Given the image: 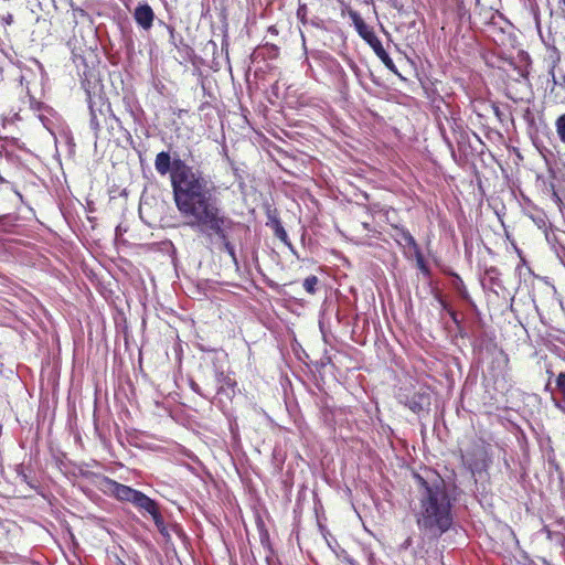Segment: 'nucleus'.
Wrapping results in <instances>:
<instances>
[{"mask_svg":"<svg viewBox=\"0 0 565 565\" xmlns=\"http://www.w3.org/2000/svg\"><path fill=\"white\" fill-rule=\"evenodd\" d=\"M175 207L184 224L192 231L212 241L216 237L234 265H238L230 233L241 223L226 215L221 186L207 177L192 169H183L182 175L173 178Z\"/></svg>","mask_w":565,"mask_h":565,"instance_id":"nucleus-1","label":"nucleus"},{"mask_svg":"<svg viewBox=\"0 0 565 565\" xmlns=\"http://www.w3.org/2000/svg\"><path fill=\"white\" fill-rule=\"evenodd\" d=\"M418 486L416 524L423 539L437 541L454 524V498L445 480L433 471L426 476L414 475Z\"/></svg>","mask_w":565,"mask_h":565,"instance_id":"nucleus-2","label":"nucleus"},{"mask_svg":"<svg viewBox=\"0 0 565 565\" xmlns=\"http://www.w3.org/2000/svg\"><path fill=\"white\" fill-rule=\"evenodd\" d=\"M7 146H0V185L9 184L10 189L18 196L21 203H25L24 196L20 191L19 184L15 181H9L2 173L9 174L10 169H15L18 177L24 181L22 186L26 190L29 186H38L41 181L32 171L22 166L19 157L12 151L6 148Z\"/></svg>","mask_w":565,"mask_h":565,"instance_id":"nucleus-3","label":"nucleus"},{"mask_svg":"<svg viewBox=\"0 0 565 565\" xmlns=\"http://www.w3.org/2000/svg\"><path fill=\"white\" fill-rule=\"evenodd\" d=\"M349 17L352 20V23L358 34L372 47L375 55L391 72L397 74L396 65L394 64L393 60L390 57L387 52L384 50L382 42L375 35L373 29L364 22V20L361 18L358 11L350 10Z\"/></svg>","mask_w":565,"mask_h":565,"instance_id":"nucleus-4","label":"nucleus"},{"mask_svg":"<svg viewBox=\"0 0 565 565\" xmlns=\"http://www.w3.org/2000/svg\"><path fill=\"white\" fill-rule=\"evenodd\" d=\"M154 168H156V171L160 174V175H166L167 173L170 172V182H171V189H172V195H173V201L175 202V195H174V185H173V178L175 177V174L180 173L182 175L183 173V169L185 170L186 168L188 169H192L193 171H198L200 173H202L204 177H207L210 178L211 180H214L212 178V175H210L209 173H206L204 170H202L200 167H196V166H190L184 160L180 159V158H175L173 160H171V157H170V153L167 152V151H161L159 152L157 156H156V159H154Z\"/></svg>","mask_w":565,"mask_h":565,"instance_id":"nucleus-5","label":"nucleus"},{"mask_svg":"<svg viewBox=\"0 0 565 565\" xmlns=\"http://www.w3.org/2000/svg\"><path fill=\"white\" fill-rule=\"evenodd\" d=\"M221 360L222 358L216 355L212 361L214 379L216 382V388L213 390V396L215 394L224 395L226 398L232 399L235 396L237 383L230 374L224 372L222 365L218 364Z\"/></svg>","mask_w":565,"mask_h":565,"instance_id":"nucleus-6","label":"nucleus"},{"mask_svg":"<svg viewBox=\"0 0 565 565\" xmlns=\"http://www.w3.org/2000/svg\"><path fill=\"white\" fill-rule=\"evenodd\" d=\"M28 94V103L30 108L36 114L39 120L42 122L43 127L50 131L51 135L55 134V129L58 126V116L57 114L47 105H44L41 102H38L32 95L29 93V88L26 87Z\"/></svg>","mask_w":565,"mask_h":565,"instance_id":"nucleus-7","label":"nucleus"},{"mask_svg":"<svg viewBox=\"0 0 565 565\" xmlns=\"http://www.w3.org/2000/svg\"><path fill=\"white\" fill-rule=\"evenodd\" d=\"M99 489L107 495L116 498L118 501L129 502L132 504L139 490L129 486L117 482L109 477H103Z\"/></svg>","mask_w":565,"mask_h":565,"instance_id":"nucleus-8","label":"nucleus"},{"mask_svg":"<svg viewBox=\"0 0 565 565\" xmlns=\"http://www.w3.org/2000/svg\"><path fill=\"white\" fill-rule=\"evenodd\" d=\"M486 349L492 359L490 367L493 372V375H503L509 366L508 354L494 342H490Z\"/></svg>","mask_w":565,"mask_h":565,"instance_id":"nucleus-9","label":"nucleus"},{"mask_svg":"<svg viewBox=\"0 0 565 565\" xmlns=\"http://www.w3.org/2000/svg\"><path fill=\"white\" fill-rule=\"evenodd\" d=\"M394 234H392L393 239L397 243L399 247L404 249V255L409 257L411 253L419 247L414 236L411 232L404 226L394 225L393 226Z\"/></svg>","mask_w":565,"mask_h":565,"instance_id":"nucleus-10","label":"nucleus"},{"mask_svg":"<svg viewBox=\"0 0 565 565\" xmlns=\"http://www.w3.org/2000/svg\"><path fill=\"white\" fill-rule=\"evenodd\" d=\"M465 465L472 475L482 472L488 467V455L484 448H476L463 458Z\"/></svg>","mask_w":565,"mask_h":565,"instance_id":"nucleus-11","label":"nucleus"},{"mask_svg":"<svg viewBox=\"0 0 565 565\" xmlns=\"http://www.w3.org/2000/svg\"><path fill=\"white\" fill-rule=\"evenodd\" d=\"M430 394L427 390L415 392L412 396H406L405 399L401 398V403L407 406L414 413H420L428 409L430 406Z\"/></svg>","mask_w":565,"mask_h":565,"instance_id":"nucleus-12","label":"nucleus"},{"mask_svg":"<svg viewBox=\"0 0 565 565\" xmlns=\"http://www.w3.org/2000/svg\"><path fill=\"white\" fill-rule=\"evenodd\" d=\"M136 23L143 30L151 29L154 20V12L148 3L138 4L134 11Z\"/></svg>","mask_w":565,"mask_h":565,"instance_id":"nucleus-13","label":"nucleus"},{"mask_svg":"<svg viewBox=\"0 0 565 565\" xmlns=\"http://www.w3.org/2000/svg\"><path fill=\"white\" fill-rule=\"evenodd\" d=\"M132 504L140 512L148 513L151 518L160 512L159 504L141 491H138Z\"/></svg>","mask_w":565,"mask_h":565,"instance_id":"nucleus-14","label":"nucleus"},{"mask_svg":"<svg viewBox=\"0 0 565 565\" xmlns=\"http://www.w3.org/2000/svg\"><path fill=\"white\" fill-rule=\"evenodd\" d=\"M500 271L497 267H489L484 270L481 284L484 288H489L492 292L498 295L497 288H503L502 280L500 278Z\"/></svg>","mask_w":565,"mask_h":565,"instance_id":"nucleus-15","label":"nucleus"},{"mask_svg":"<svg viewBox=\"0 0 565 565\" xmlns=\"http://www.w3.org/2000/svg\"><path fill=\"white\" fill-rule=\"evenodd\" d=\"M545 238L552 250L565 267V245L553 228L545 231Z\"/></svg>","mask_w":565,"mask_h":565,"instance_id":"nucleus-16","label":"nucleus"},{"mask_svg":"<svg viewBox=\"0 0 565 565\" xmlns=\"http://www.w3.org/2000/svg\"><path fill=\"white\" fill-rule=\"evenodd\" d=\"M525 214L534 222V224L541 228V230H544L545 231H550V228H547V223H548V220H547V215L545 214V212L536 206H529L526 210H525Z\"/></svg>","mask_w":565,"mask_h":565,"instance_id":"nucleus-17","label":"nucleus"},{"mask_svg":"<svg viewBox=\"0 0 565 565\" xmlns=\"http://www.w3.org/2000/svg\"><path fill=\"white\" fill-rule=\"evenodd\" d=\"M544 43L547 49L545 62L548 67V73H553V71H556V67L561 62V52L553 43H548V42H544Z\"/></svg>","mask_w":565,"mask_h":565,"instance_id":"nucleus-18","label":"nucleus"},{"mask_svg":"<svg viewBox=\"0 0 565 565\" xmlns=\"http://www.w3.org/2000/svg\"><path fill=\"white\" fill-rule=\"evenodd\" d=\"M556 388L559 392V398H554V405L557 409L565 414V372L558 373L555 379Z\"/></svg>","mask_w":565,"mask_h":565,"instance_id":"nucleus-19","label":"nucleus"},{"mask_svg":"<svg viewBox=\"0 0 565 565\" xmlns=\"http://www.w3.org/2000/svg\"><path fill=\"white\" fill-rule=\"evenodd\" d=\"M15 472L21 482H24L30 489L38 490V480L29 476L25 471V468L22 465L17 466Z\"/></svg>","mask_w":565,"mask_h":565,"instance_id":"nucleus-20","label":"nucleus"},{"mask_svg":"<svg viewBox=\"0 0 565 565\" xmlns=\"http://www.w3.org/2000/svg\"><path fill=\"white\" fill-rule=\"evenodd\" d=\"M88 108H89V126L90 129L94 131L95 137H97L99 130H100V122L98 119L97 110L94 108V102L92 96L88 94Z\"/></svg>","mask_w":565,"mask_h":565,"instance_id":"nucleus-21","label":"nucleus"},{"mask_svg":"<svg viewBox=\"0 0 565 565\" xmlns=\"http://www.w3.org/2000/svg\"><path fill=\"white\" fill-rule=\"evenodd\" d=\"M349 66L350 68L352 70V72L354 73L359 84L365 89L367 90L365 84H364V77L366 75H369L372 79H374V75L372 74V72L370 70H367L366 72H364L363 70H361L354 62H350L349 63Z\"/></svg>","mask_w":565,"mask_h":565,"instance_id":"nucleus-22","label":"nucleus"},{"mask_svg":"<svg viewBox=\"0 0 565 565\" xmlns=\"http://www.w3.org/2000/svg\"><path fill=\"white\" fill-rule=\"evenodd\" d=\"M158 529V531L160 532V534L166 539V541H169L170 540V533H169V530L164 523V520L161 515V512H158L156 515H153L151 518Z\"/></svg>","mask_w":565,"mask_h":565,"instance_id":"nucleus-23","label":"nucleus"},{"mask_svg":"<svg viewBox=\"0 0 565 565\" xmlns=\"http://www.w3.org/2000/svg\"><path fill=\"white\" fill-rule=\"evenodd\" d=\"M411 255H414L415 259H416V265H417V268L424 274V275H429V268L425 262V258L423 256V253L420 250V247H418L417 249H415L414 252L411 253Z\"/></svg>","mask_w":565,"mask_h":565,"instance_id":"nucleus-24","label":"nucleus"},{"mask_svg":"<svg viewBox=\"0 0 565 565\" xmlns=\"http://www.w3.org/2000/svg\"><path fill=\"white\" fill-rule=\"evenodd\" d=\"M275 235L279 238L284 244H286L291 250H294L291 243L288 239V234L285 231L281 223L277 220L275 222Z\"/></svg>","mask_w":565,"mask_h":565,"instance_id":"nucleus-25","label":"nucleus"},{"mask_svg":"<svg viewBox=\"0 0 565 565\" xmlns=\"http://www.w3.org/2000/svg\"><path fill=\"white\" fill-rule=\"evenodd\" d=\"M543 531L546 533V537L558 545H565V535L562 532H553L547 526L543 527Z\"/></svg>","mask_w":565,"mask_h":565,"instance_id":"nucleus-26","label":"nucleus"},{"mask_svg":"<svg viewBox=\"0 0 565 565\" xmlns=\"http://www.w3.org/2000/svg\"><path fill=\"white\" fill-rule=\"evenodd\" d=\"M319 282V279L317 276L315 275H311V276H308L307 278H305L303 280V288L305 290L310 294V295H315L316 291H317V285Z\"/></svg>","mask_w":565,"mask_h":565,"instance_id":"nucleus-27","label":"nucleus"},{"mask_svg":"<svg viewBox=\"0 0 565 565\" xmlns=\"http://www.w3.org/2000/svg\"><path fill=\"white\" fill-rule=\"evenodd\" d=\"M14 218L10 215L0 216V233H8L15 225Z\"/></svg>","mask_w":565,"mask_h":565,"instance_id":"nucleus-28","label":"nucleus"},{"mask_svg":"<svg viewBox=\"0 0 565 565\" xmlns=\"http://www.w3.org/2000/svg\"><path fill=\"white\" fill-rule=\"evenodd\" d=\"M189 385H190V387H191V390H192L193 392H195L196 394H199V395H200V396H202L203 398H205V399H211V398H213V390H204V391H203V390L200 387V385H199L195 381H193V380H190Z\"/></svg>","mask_w":565,"mask_h":565,"instance_id":"nucleus-29","label":"nucleus"},{"mask_svg":"<svg viewBox=\"0 0 565 565\" xmlns=\"http://www.w3.org/2000/svg\"><path fill=\"white\" fill-rule=\"evenodd\" d=\"M555 128L559 140L565 143V114L556 119Z\"/></svg>","mask_w":565,"mask_h":565,"instance_id":"nucleus-30","label":"nucleus"},{"mask_svg":"<svg viewBox=\"0 0 565 565\" xmlns=\"http://www.w3.org/2000/svg\"><path fill=\"white\" fill-rule=\"evenodd\" d=\"M4 145L8 150H12L13 152L15 148H21L19 139L13 137H0V146Z\"/></svg>","mask_w":565,"mask_h":565,"instance_id":"nucleus-31","label":"nucleus"},{"mask_svg":"<svg viewBox=\"0 0 565 565\" xmlns=\"http://www.w3.org/2000/svg\"><path fill=\"white\" fill-rule=\"evenodd\" d=\"M548 76L551 77V81L553 84L552 89H554L555 87H559L561 89L565 90V75L564 74L556 75V72L553 71V73H548Z\"/></svg>","mask_w":565,"mask_h":565,"instance_id":"nucleus-32","label":"nucleus"},{"mask_svg":"<svg viewBox=\"0 0 565 565\" xmlns=\"http://www.w3.org/2000/svg\"><path fill=\"white\" fill-rule=\"evenodd\" d=\"M440 303H441L443 309L448 312V315L450 316L451 320L455 323H458L457 312L452 308H450L449 305L446 301L440 300Z\"/></svg>","mask_w":565,"mask_h":565,"instance_id":"nucleus-33","label":"nucleus"},{"mask_svg":"<svg viewBox=\"0 0 565 565\" xmlns=\"http://www.w3.org/2000/svg\"><path fill=\"white\" fill-rule=\"evenodd\" d=\"M457 278H458V281H457L456 288H457L458 292L460 294V296L463 299H469V294L463 285V281L459 277H457Z\"/></svg>","mask_w":565,"mask_h":565,"instance_id":"nucleus-34","label":"nucleus"},{"mask_svg":"<svg viewBox=\"0 0 565 565\" xmlns=\"http://www.w3.org/2000/svg\"><path fill=\"white\" fill-rule=\"evenodd\" d=\"M306 14H307V8L306 6H300L297 10V18L301 21V22H305V18H306Z\"/></svg>","mask_w":565,"mask_h":565,"instance_id":"nucleus-35","label":"nucleus"},{"mask_svg":"<svg viewBox=\"0 0 565 565\" xmlns=\"http://www.w3.org/2000/svg\"><path fill=\"white\" fill-rule=\"evenodd\" d=\"M387 2L391 4L392 8L401 11L403 9V4L399 0H387Z\"/></svg>","mask_w":565,"mask_h":565,"instance_id":"nucleus-36","label":"nucleus"},{"mask_svg":"<svg viewBox=\"0 0 565 565\" xmlns=\"http://www.w3.org/2000/svg\"><path fill=\"white\" fill-rule=\"evenodd\" d=\"M413 544V539L411 536H408L399 546L401 550H407L412 546Z\"/></svg>","mask_w":565,"mask_h":565,"instance_id":"nucleus-37","label":"nucleus"},{"mask_svg":"<svg viewBox=\"0 0 565 565\" xmlns=\"http://www.w3.org/2000/svg\"><path fill=\"white\" fill-rule=\"evenodd\" d=\"M1 21L6 24V25H10L13 23V15L11 13H8L6 15L2 17Z\"/></svg>","mask_w":565,"mask_h":565,"instance_id":"nucleus-38","label":"nucleus"},{"mask_svg":"<svg viewBox=\"0 0 565 565\" xmlns=\"http://www.w3.org/2000/svg\"><path fill=\"white\" fill-rule=\"evenodd\" d=\"M166 26H167V29H168V31L170 33L171 39H173L174 38V32H175L174 28L171 26V25H166Z\"/></svg>","mask_w":565,"mask_h":565,"instance_id":"nucleus-39","label":"nucleus"},{"mask_svg":"<svg viewBox=\"0 0 565 565\" xmlns=\"http://www.w3.org/2000/svg\"><path fill=\"white\" fill-rule=\"evenodd\" d=\"M494 114L499 117L500 116V108L498 106H493Z\"/></svg>","mask_w":565,"mask_h":565,"instance_id":"nucleus-40","label":"nucleus"},{"mask_svg":"<svg viewBox=\"0 0 565 565\" xmlns=\"http://www.w3.org/2000/svg\"><path fill=\"white\" fill-rule=\"evenodd\" d=\"M521 76L526 78V74L524 72H521Z\"/></svg>","mask_w":565,"mask_h":565,"instance_id":"nucleus-41","label":"nucleus"},{"mask_svg":"<svg viewBox=\"0 0 565 565\" xmlns=\"http://www.w3.org/2000/svg\"><path fill=\"white\" fill-rule=\"evenodd\" d=\"M349 563L350 565H358L354 561H350Z\"/></svg>","mask_w":565,"mask_h":565,"instance_id":"nucleus-42","label":"nucleus"}]
</instances>
